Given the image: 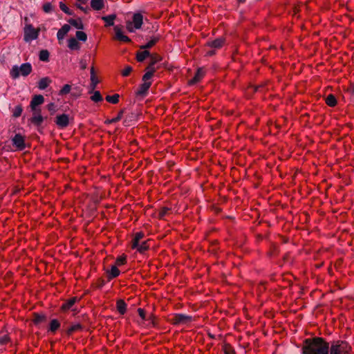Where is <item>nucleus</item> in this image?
Segmentation results:
<instances>
[{
    "label": "nucleus",
    "mask_w": 354,
    "mask_h": 354,
    "mask_svg": "<svg viewBox=\"0 0 354 354\" xmlns=\"http://www.w3.org/2000/svg\"><path fill=\"white\" fill-rule=\"evenodd\" d=\"M80 44L75 38H70L68 40V47L72 50H77L80 48Z\"/></svg>",
    "instance_id": "6ab92c4d"
},
{
    "label": "nucleus",
    "mask_w": 354,
    "mask_h": 354,
    "mask_svg": "<svg viewBox=\"0 0 354 354\" xmlns=\"http://www.w3.org/2000/svg\"><path fill=\"white\" fill-rule=\"evenodd\" d=\"M12 145L19 151H22L26 148L24 138L19 133L15 135L12 139Z\"/></svg>",
    "instance_id": "6e6552de"
},
{
    "label": "nucleus",
    "mask_w": 354,
    "mask_h": 354,
    "mask_svg": "<svg viewBox=\"0 0 354 354\" xmlns=\"http://www.w3.org/2000/svg\"><path fill=\"white\" fill-rule=\"evenodd\" d=\"M149 248V245H147V241H143L142 243H138V245L136 247L135 249H137V250L140 252H144L146 251Z\"/></svg>",
    "instance_id": "72a5a7b5"
},
{
    "label": "nucleus",
    "mask_w": 354,
    "mask_h": 354,
    "mask_svg": "<svg viewBox=\"0 0 354 354\" xmlns=\"http://www.w3.org/2000/svg\"><path fill=\"white\" fill-rule=\"evenodd\" d=\"M80 66L82 70H84L87 67V63L86 61L84 59H81L80 62Z\"/></svg>",
    "instance_id": "3c124183"
},
{
    "label": "nucleus",
    "mask_w": 354,
    "mask_h": 354,
    "mask_svg": "<svg viewBox=\"0 0 354 354\" xmlns=\"http://www.w3.org/2000/svg\"><path fill=\"white\" fill-rule=\"evenodd\" d=\"M44 102V97L41 95H35L32 97L30 106L31 110L39 109L37 106L42 104Z\"/></svg>",
    "instance_id": "ddd939ff"
},
{
    "label": "nucleus",
    "mask_w": 354,
    "mask_h": 354,
    "mask_svg": "<svg viewBox=\"0 0 354 354\" xmlns=\"http://www.w3.org/2000/svg\"><path fill=\"white\" fill-rule=\"evenodd\" d=\"M48 110L52 113H55L56 111V106L54 103L51 102L47 106Z\"/></svg>",
    "instance_id": "09e8293b"
},
{
    "label": "nucleus",
    "mask_w": 354,
    "mask_h": 354,
    "mask_svg": "<svg viewBox=\"0 0 354 354\" xmlns=\"http://www.w3.org/2000/svg\"><path fill=\"white\" fill-rule=\"evenodd\" d=\"M39 59L42 62H48L49 59V53L47 50H41L39 55Z\"/></svg>",
    "instance_id": "7c9ffc66"
},
{
    "label": "nucleus",
    "mask_w": 354,
    "mask_h": 354,
    "mask_svg": "<svg viewBox=\"0 0 354 354\" xmlns=\"http://www.w3.org/2000/svg\"><path fill=\"white\" fill-rule=\"evenodd\" d=\"M71 85L69 84H65L62 88V89L59 91V95H66V94H68L69 93V92L71 91Z\"/></svg>",
    "instance_id": "79ce46f5"
},
{
    "label": "nucleus",
    "mask_w": 354,
    "mask_h": 354,
    "mask_svg": "<svg viewBox=\"0 0 354 354\" xmlns=\"http://www.w3.org/2000/svg\"><path fill=\"white\" fill-rule=\"evenodd\" d=\"M143 24V16L140 12H136L132 17V21H128L126 24L127 30L134 32L136 30L140 29Z\"/></svg>",
    "instance_id": "20e7f679"
},
{
    "label": "nucleus",
    "mask_w": 354,
    "mask_h": 354,
    "mask_svg": "<svg viewBox=\"0 0 354 354\" xmlns=\"http://www.w3.org/2000/svg\"><path fill=\"white\" fill-rule=\"evenodd\" d=\"M9 340V338L7 335H4L0 337V344H6Z\"/></svg>",
    "instance_id": "8fccbe9b"
},
{
    "label": "nucleus",
    "mask_w": 354,
    "mask_h": 354,
    "mask_svg": "<svg viewBox=\"0 0 354 354\" xmlns=\"http://www.w3.org/2000/svg\"><path fill=\"white\" fill-rule=\"evenodd\" d=\"M115 18L116 15L114 14L102 17V19L106 23V26H113Z\"/></svg>",
    "instance_id": "5701e85b"
},
{
    "label": "nucleus",
    "mask_w": 354,
    "mask_h": 354,
    "mask_svg": "<svg viewBox=\"0 0 354 354\" xmlns=\"http://www.w3.org/2000/svg\"><path fill=\"white\" fill-rule=\"evenodd\" d=\"M55 123L59 128H65L69 124V117L68 115L63 113L61 115H58L55 119Z\"/></svg>",
    "instance_id": "f8f14e48"
},
{
    "label": "nucleus",
    "mask_w": 354,
    "mask_h": 354,
    "mask_svg": "<svg viewBox=\"0 0 354 354\" xmlns=\"http://www.w3.org/2000/svg\"><path fill=\"white\" fill-rule=\"evenodd\" d=\"M60 9L66 14L68 15H73V12L67 7V6L63 2H59Z\"/></svg>",
    "instance_id": "4c0bfd02"
},
{
    "label": "nucleus",
    "mask_w": 354,
    "mask_h": 354,
    "mask_svg": "<svg viewBox=\"0 0 354 354\" xmlns=\"http://www.w3.org/2000/svg\"><path fill=\"white\" fill-rule=\"evenodd\" d=\"M239 3H243L245 1V0H238Z\"/></svg>",
    "instance_id": "6e6d98bb"
},
{
    "label": "nucleus",
    "mask_w": 354,
    "mask_h": 354,
    "mask_svg": "<svg viewBox=\"0 0 354 354\" xmlns=\"http://www.w3.org/2000/svg\"><path fill=\"white\" fill-rule=\"evenodd\" d=\"M23 111V109L20 105L15 107L13 111V116L15 118L19 117Z\"/></svg>",
    "instance_id": "37998d69"
},
{
    "label": "nucleus",
    "mask_w": 354,
    "mask_h": 354,
    "mask_svg": "<svg viewBox=\"0 0 354 354\" xmlns=\"http://www.w3.org/2000/svg\"><path fill=\"white\" fill-rule=\"evenodd\" d=\"M60 327V323L56 319H52L50 323V327H49V331L51 333H55Z\"/></svg>",
    "instance_id": "a878e982"
},
{
    "label": "nucleus",
    "mask_w": 354,
    "mask_h": 354,
    "mask_svg": "<svg viewBox=\"0 0 354 354\" xmlns=\"http://www.w3.org/2000/svg\"><path fill=\"white\" fill-rule=\"evenodd\" d=\"M116 307L120 315H124L127 311V304L122 299L117 301Z\"/></svg>",
    "instance_id": "b1692460"
},
{
    "label": "nucleus",
    "mask_w": 354,
    "mask_h": 354,
    "mask_svg": "<svg viewBox=\"0 0 354 354\" xmlns=\"http://www.w3.org/2000/svg\"><path fill=\"white\" fill-rule=\"evenodd\" d=\"M79 299L77 297H74L71 298L70 299L67 300L66 302H64L62 306V309L64 311L68 310L70 309H72L74 304L78 301Z\"/></svg>",
    "instance_id": "2eb2a0df"
},
{
    "label": "nucleus",
    "mask_w": 354,
    "mask_h": 354,
    "mask_svg": "<svg viewBox=\"0 0 354 354\" xmlns=\"http://www.w3.org/2000/svg\"><path fill=\"white\" fill-rule=\"evenodd\" d=\"M169 209L168 207H163L159 212V217L160 218H163L167 214Z\"/></svg>",
    "instance_id": "49530a36"
},
{
    "label": "nucleus",
    "mask_w": 354,
    "mask_h": 354,
    "mask_svg": "<svg viewBox=\"0 0 354 354\" xmlns=\"http://www.w3.org/2000/svg\"><path fill=\"white\" fill-rule=\"evenodd\" d=\"M68 23L71 26H73L75 28H76L77 29L82 30V29L84 28V25L82 24V21L80 19H71L68 20Z\"/></svg>",
    "instance_id": "393cba45"
},
{
    "label": "nucleus",
    "mask_w": 354,
    "mask_h": 354,
    "mask_svg": "<svg viewBox=\"0 0 354 354\" xmlns=\"http://www.w3.org/2000/svg\"><path fill=\"white\" fill-rule=\"evenodd\" d=\"M45 319V316L44 315L35 314L33 322L35 324H39L41 323Z\"/></svg>",
    "instance_id": "58836bf2"
},
{
    "label": "nucleus",
    "mask_w": 354,
    "mask_h": 354,
    "mask_svg": "<svg viewBox=\"0 0 354 354\" xmlns=\"http://www.w3.org/2000/svg\"><path fill=\"white\" fill-rule=\"evenodd\" d=\"M91 75H95V71H94V68H93V67H92V68H91Z\"/></svg>",
    "instance_id": "864d4df0"
},
{
    "label": "nucleus",
    "mask_w": 354,
    "mask_h": 354,
    "mask_svg": "<svg viewBox=\"0 0 354 354\" xmlns=\"http://www.w3.org/2000/svg\"><path fill=\"white\" fill-rule=\"evenodd\" d=\"M91 99L92 101L95 102H99L102 100V97L100 93V91H94L93 95H91Z\"/></svg>",
    "instance_id": "c9c22d12"
},
{
    "label": "nucleus",
    "mask_w": 354,
    "mask_h": 354,
    "mask_svg": "<svg viewBox=\"0 0 354 354\" xmlns=\"http://www.w3.org/2000/svg\"><path fill=\"white\" fill-rule=\"evenodd\" d=\"M77 1L83 4H86L87 3V0H77Z\"/></svg>",
    "instance_id": "603ef678"
},
{
    "label": "nucleus",
    "mask_w": 354,
    "mask_h": 354,
    "mask_svg": "<svg viewBox=\"0 0 354 354\" xmlns=\"http://www.w3.org/2000/svg\"><path fill=\"white\" fill-rule=\"evenodd\" d=\"M123 112H124L123 110L120 111L116 117H113L112 119L106 120L105 123L106 124H112V123H115V122L120 121L122 118Z\"/></svg>",
    "instance_id": "c756f323"
},
{
    "label": "nucleus",
    "mask_w": 354,
    "mask_h": 354,
    "mask_svg": "<svg viewBox=\"0 0 354 354\" xmlns=\"http://www.w3.org/2000/svg\"><path fill=\"white\" fill-rule=\"evenodd\" d=\"M205 71L202 68L197 70L194 77L189 81V84H194L198 82L204 76Z\"/></svg>",
    "instance_id": "f3484780"
},
{
    "label": "nucleus",
    "mask_w": 354,
    "mask_h": 354,
    "mask_svg": "<svg viewBox=\"0 0 354 354\" xmlns=\"http://www.w3.org/2000/svg\"><path fill=\"white\" fill-rule=\"evenodd\" d=\"M115 32V39L122 41V42H130L131 39L129 37L124 35L122 27L120 26H115L114 28Z\"/></svg>",
    "instance_id": "9d476101"
},
{
    "label": "nucleus",
    "mask_w": 354,
    "mask_h": 354,
    "mask_svg": "<svg viewBox=\"0 0 354 354\" xmlns=\"http://www.w3.org/2000/svg\"><path fill=\"white\" fill-rule=\"evenodd\" d=\"M139 316L142 318V320H150L152 324H154L153 316L149 315V318L146 317L145 311L142 308H138V310Z\"/></svg>",
    "instance_id": "c85d7f7f"
},
{
    "label": "nucleus",
    "mask_w": 354,
    "mask_h": 354,
    "mask_svg": "<svg viewBox=\"0 0 354 354\" xmlns=\"http://www.w3.org/2000/svg\"><path fill=\"white\" fill-rule=\"evenodd\" d=\"M39 29H35L32 24H27L24 28V39L26 42H30L38 38Z\"/></svg>",
    "instance_id": "39448f33"
},
{
    "label": "nucleus",
    "mask_w": 354,
    "mask_h": 354,
    "mask_svg": "<svg viewBox=\"0 0 354 354\" xmlns=\"http://www.w3.org/2000/svg\"><path fill=\"white\" fill-rule=\"evenodd\" d=\"M225 43V39L223 37H219L214 40L209 41L207 42V46L213 48H220Z\"/></svg>",
    "instance_id": "4468645a"
},
{
    "label": "nucleus",
    "mask_w": 354,
    "mask_h": 354,
    "mask_svg": "<svg viewBox=\"0 0 354 354\" xmlns=\"http://www.w3.org/2000/svg\"><path fill=\"white\" fill-rule=\"evenodd\" d=\"M108 273V279L111 280L117 277H118L120 274V271L115 266H113L110 270L107 272Z\"/></svg>",
    "instance_id": "4be33fe9"
},
{
    "label": "nucleus",
    "mask_w": 354,
    "mask_h": 354,
    "mask_svg": "<svg viewBox=\"0 0 354 354\" xmlns=\"http://www.w3.org/2000/svg\"><path fill=\"white\" fill-rule=\"evenodd\" d=\"M71 30V27L68 24H64L57 32V37L58 40L63 39L66 35Z\"/></svg>",
    "instance_id": "dca6fc26"
},
{
    "label": "nucleus",
    "mask_w": 354,
    "mask_h": 354,
    "mask_svg": "<svg viewBox=\"0 0 354 354\" xmlns=\"http://www.w3.org/2000/svg\"><path fill=\"white\" fill-rule=\"evenodd\" d=\"M150 53L148 50H143L138 52L136 55V59L138 62H143L147 57H149Z\"/></svg>",
    "instance_id": "bb28decb"
},
{
    "label": "nucleus",
    "mask_w": 354,
    "mask_h": 354,
    "mask_svg": "<svg viewBox=\"0 0 354 354\" xmlns=\"http://www.w3.org/2000/svg\"><path fill=\"white\" fill-rule=\"evenodd\" d=\"M83 5H84L83 3H80L79 2H77L75 4V6L77 8H79L80 10L83 11L84 13H87L90 10V8L88 6L84 7Z\"/></svg>",
    "instance_id": "a18cd8bd"
},
{
    "label": "nucleus",
    "mask_w": 354,
    "mask_h": 354,
    "mask_svg": "<svg viewBox=\"0 0 354 354\" xmlns=\"http://www.w3.org/2000/svg\"><path fill=\"white\" fill-rule=\"evenodd\" d=\"M351 346L348 342L342 340L333 342L329 346L330 354H351Z\"/></svg>",
    "instance_id": "f03ea898"
},
{
    "label": "nucleus",
    "mask_w": 354,
    "mask_h": 354,
    "mask_svg": "<svg viewBox=\"0 0 354 354\" xmlns=\"http://www.w3.org/2000/svg\"><path fill=\"white\" fill-rule=\"evenodd\" d=\"M132 67L130 66H127L122 71V75L124 77L128 76L131 72L132 71Z\"/></svg>",
    "instance_id": "c03bdc74"
},
{
    "label": "nucleus",
    "mask_w": 354,
    "mask_h": 354,
    "mask_svg": "<svg viewBox=\"0 0 354 354\" xmlns=\"http://www.w3.org/2000/svg\"><path fill=\"white\" fill-rule=\"evenodd\" d=\"M43 10L46 13H50L53 10V7L50 2H46L43 5Z\"/></svg>",
    "instance_id": "ea45409f"
},
{
    "label": "nucleus",
    "mask_w": 354,
    "mask_h": 354,
    "mask_svg": "<svg viewBox=\"0 0 354 354\" xmlns=\"http://www.w3.org/2000/svg\"><path fill=\"white\" fill-rule=\"evenodd\" d=\"M126 262V257H119L116 259V264L118 266H122Z\"/></svg>",
    "instance_id": "de8ad7c7"
},
{
    "label": "nucleus",
    "mask_w": 354,
    "mask_h": 354,
    "mask_svg": "<svg viewBox=\"0 0 354 354\" xmlns=\"http://www.w3.org/2000/svg\"><path fill=\"white\" fill-rule=\"evenodd\" d=\"M225 354H230V353H227V352H226V353H225Z\"/></svg>",
    "instance_id": "4d7b16f0"
},
{
    "label": "nucleus",
    "mask_w": 354,
    "mask_h": 354,
    "mask_svg": "<svg viewBox=\"0 0 354 354\" xmlns=\"http://www.w3.org/2000/svg\"><path fill=\"white\" fill-rule=\"evenodd\" d=\"M32 116L30 119L31 122L35 126H40L44 121V117L41 114V109L32 110Z\"/></svg>",
    "instance_id": "9b49d317"
},
{
    "label": "nucleus",
    "mask_w": 354,
    "mask_h": 354,
    "mask_svg": "<svg viewBox=\"0 0 354 354\" xmlns=\"http://www.w3.org/2000/svg\"><path fill=\"white\" fill-rule=\"evenodd\" d=\"M51 82L52 81L49 77H43L38 82L37 86H38L39 89L44 90L50 85Z\"/></svg>",
    "instance_id": "a211bd4d"
},
{
    "label": "nucleus",
    "mask_w": 354,
    "mask_h": 354,
    "mask_svg": "<svg viewBox=\"0 0 354 354\" xmlns=\"http://www.w3.org/2000/svg\"><path fill=\"white\" fill-rule=\"evenodd\" d=\"M142 82H143L140 85L136 91V95L144 97L147 94L148 91L151 86V80H142Z\"/></svg>",
    "instance_id": "1a4fd4ad"
},
{
    "label": "nucleus",
    "mask_w": 354,
    "mask_h": 354,
    "mask_svg": "<svg viewBox=\"0 0 354 354\" xmlns=\"http://www.w3.org/2000/svg\"><path fill=\"white\" fill-rule=\"evenodd\" d=\"M214 54V50H211V51H209L207 53V55H209V56H212Z\"/></svg>",
    "instance_id": "5fc2aeb1"
},
{
    "label": "nucleus",
    "mask_w": 354,
    "mask_h": 354,
    "mask_svg": "<svg viewBox=\"0 0 354 354\" xmlns=\"http://www.w3.org/2000/svg\"><path fill=\"white\" fill-rule=\"evenodd\" d=\"M91 6L95 10H100L104 6V0H91Z\"/></svg>",
    "instance_id": "aec40b11"
},
{
    "label": "nucleus",
    "mask_w": 354,
    "mask_h": 354,
    "mask_svg": "<svg viewBox=\"0 0 354 354\" xmlns=\"http://www.w3.org/2000/svg\"><path fill=\"white\" fill-rule=\"evenodd\" d=\"M160 39L159 35H154L151 37L150 40L145 45L140 47L141 49H147L151 48Z\"/></svg>",
    "instance_id": "412c9836"
},
{
    "label": "nucleus",
    "mask_w": 354,
    "mask_h": 354,
    "mask_svg": "<svg viewBox=\"0 0 354 354\" xmlns=\"http://www.w3.org/2000/svg\"><path fill=\"white\" fill-rule=\"evenodd\" d=\"M303 354H328L329 344L321 337L308 339L302 348Z\"/></svg>",
    "instance_id": "f257e3e1"
},
{
    "label": "nucleus",
    "mask_w": 354,
    "mask_h": 354,
    "mask_svg": "<svg viewBox=\"0 0 354 354\" xmlns=\"http://www.w3.org/2000/svg\"><path fill=\"white\" fill-rule=\"evenodd\" d=\"M81 328H82V326L80 324H78V323L73 324L68 328V333L71 334L75 331L80 330Z\"/></svg>",
    "instance_id": "a19ab883"
},
{
    "label": "nucleus",
    "mask_w": 354,
    "mask_h": 354,
    "mask_svg": "<svg viewBox=\"0 0 354 354\" xmlns=\"http://www.w3.org/2000/svg\"><path fill=\"white\" fill-rule=\"evenodd\" d=\"M160 60L159 57H153L151 63L147 67V72L144 74L142 77V80H151L153 76L154 73L156 71L155 64Z\"/></svg>",
    "instance_id": "423d86ee"
},
{
    "label": "nucleus",
    "mask_w": 354,
    "mask_h": 354,
    "mask_svg": "<svg viewBox=\"0 0 354 354\" xmlns=\"http://www.w3.org/2000/svg\"><path fill=\"white\" fill-rule=\"evenodd\" d=\"M326 103L329 106H335L337 104L336 98L335 97V96L333 95H329L327 96V97L326 99Z\"/></svg>",
    "instance_id": "473e14b6"
},
{
    "label": "nucleus",
    "mask_w": 354,
    "mask_h": 354,
    "mask_svg": "<svg viewBox=\"0 0 354 354\" xmlns=\"http://www.w3.org/2000/svg\"><path fill=\"white\" fill-rule=\"evenodd\" d=\"M193 320V317L189 315L184 314H176L171 319V322L174 324H186L191 322Z\"/></svg>",
    "instance_id": "0eeeda50"
},
{
    "label": "nucleus",
    "mask_w": 354,
    "mask_h": 354,
    "mask_svg": "<svg viewBox=\"0 0 354 354\" xmlns=\"http://www.w3.org/2000/svg\"><path fill=\"white\" fill-rule=\"evenodd\" d=\"M76 39L81 41H86L87 40V35L84 32L82 31H77L76 34Z\"/></svg>",
    "instance_id": "f704fd0d"
},
{
    "label": "nucleus",
    "mask_w": 354,
    "mask_h": 354,
    "mask_svg": "<svg viewBox=\"0 0 354 354\" xmlns=\"http://www.w3.org/2000/svg\"><path fill=\"white\" fill-rule=\"evenodd\" d=\"M91 85H90V93L93 92V91L95 88L97 84H98V80L95 75H91Z\"/></svg>",
    "instance_id": "e433bc0d"
},
{
    "label": "nucleus",
    "mask_w": 354,
    "mask_h": 354,
    "mask_svg": "<svg viewBox=\"0 0 354 354\" xmlns=\"http://www.w3.org/2000/svg\"><path fill=\"white\" fill-rule=\"evenodd\" d=\"M143 237H144V234L142 232H137L135 234V236L132 241V248L133 249H135L136 247H137L138 245V243Z\"/></svg>",
    "instance_id": "cd10ccee"
},
{
    "label": "nucleus",
    "mask_w": 354,
    "mask_h": 354,
    "mask_svg": "<svg viewBox=\"0 0 354 354\" xmlns=\"http://www.w3.org/2000/svg\"><path fill=\"white\" fill-rule=\"evenodd\" d=\"M32 68L30 63L22 64L20 66L14 65L10 71V75L13 80L17 79L20 75L26 77L32 72Z\"/></svg>",
    "instance_id": "7ed1b4c3"
},
{
    "label": "nucleus",
    "mask_w": 354,
    "mask_h": 354,
    "mask_svg": "<svg viewBox=\"0 0 354 354\" xmlns=\"http://www.w3.org/2000/svg\"><path fill=\"white\" fill-rule=\"evenodd\" d=\"M120 95L118 94H114L113 95H107L106 100L111 104H117L119 101Z\"/></svg>",
    "instance_id": "2f4dec72"
}]
</instances>
